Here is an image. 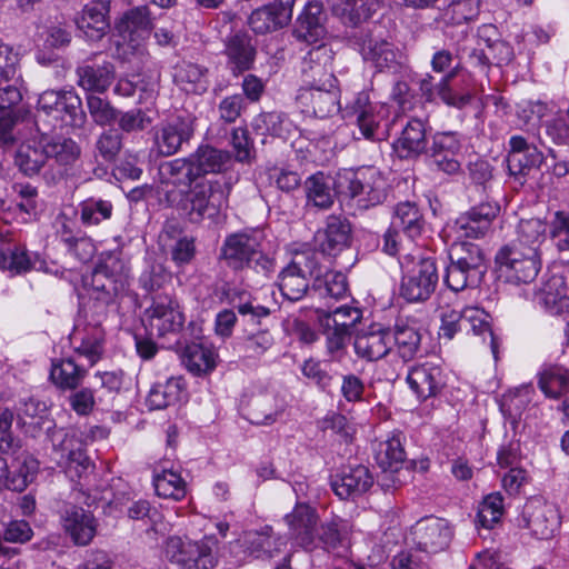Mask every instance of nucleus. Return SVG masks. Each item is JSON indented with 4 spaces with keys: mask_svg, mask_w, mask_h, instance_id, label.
<instances>
[{
    "mask_svg": "<svg viewBox=\"0 0 569 569\" xmlns=\"http://www.w3.org/2000/svg\"><path fill=\"white\" fill-rule=\"evenodd\" d=\"M38 111L64 126L81 127L86 114L74 90H47L38 99Z\"/></svg>",
    "mask_w": 569,
    "mask_h": 569,
    "instance_id": "11",
    "label": "nucleus"
},
{
    "mask_svg": "<svg viewBox=\"0 0 569 569\" xmlns=\"http://www.w3.org/2000/svg\"><path fill=\"white\" fill-rule=\"evenodd\" d=\"M420 335L415 327L398 323L392 333V345L398 348L399 356L403 360H410L419 350Z\"/></svg>",
    "mask_w": 569,
    "mask_h": 569,
    "instance_id": "61",
    "label": "nucleus"
},
{
    "mask_svg": "<svg viewBox=\"0 0 569 569\" xmlns=\"http://www.w3.org/2000/svg\"><path fill=\"white\" fill-rule=\"evenodd\" d=\"M333 57L335 51L327 42L320 43L307 53L301 63L305 87L317 84L336 86L337 79L332 71Z\"/></svg>",
    "mask_w": 569,
    "mask_h": 569,
    "instance_id": "18",
    "label": "nucleus"
},
{
    "mask_svg": "<svg viewBox=\"0 0 569 569\" xmlns=\"http://www.w3.org/2000/svg\"><path fill=\"white\" fill-rule=\"evenodd\" d=\"M450 260L467 268V263H475V269L480 272L481 276L486 273L485 257L480 248L472 243L463 242L462 240L452 239Z\"/></svg>",
    "mask_w": 569,
    "mask_h": 569,
    "instance_id": "60",
    "label": "nucleus"
},
{
    "mask_svg": "<svg viewBox=\"0 0 569 569\" xmlns=\"http://www.w3.org/2000/svg\"><path fill=\"white\" fill-rule=\"evenodd\" d=\"M326 22L327 14L322 4L318 1H309L295 21L292 36L308 44L322 43L328 37Z\"/></svg>",
    "mask_w": 569,
    "mask_h": 569,
    "instance_id": "20",
    "label": "nucleus"
},
{
    "mask_svg": "<svg viewBox=\"0 0 569 569\" xmlns=\"http://www.w3.org/2000/svg\"><path fill=\"white\" fill-rule=\"evenodd\" d=\"M438 312L441 321L439 328L440 338L451 340L457 332L463 330L462 309L458 305H440Z\"/></svg>",
    "mask_w": 569,
    "mask_h": 569,
    "instance_id": "64",
    "label": "nucleus"
},
{
    "mask_svg": "<svg viewBox=\"0 0 569 569\" xmlns=\"http://www.w3.org/2000/svg\"><path fill=\"white\" fill-rule=\"evenodd\" d=\"M298 102L309 112L319 118L330 117L341 110L339 101V90L335 87L323 84L307 86L299 90Z\"/></svg>",
    "mask_w": 569,
    "mask_h": 569,
    "instance_id": "22",
    "label": "nucleus"
},
{
    "mask_svg": "<svg viewBox=\"0 0 569 569\" xmlns=\"http://www.w3.org/2000/svg\"><path fill=\"white\" fill-rule=\"evenodd\" d=\"M315 240L322 254L336 257L349 246L350 226L338 217H330Z\"/></svg>",
    "mask_w": 569,
    "mask_h": 569,
    "instance_id": "31",
    "label": "nucleus"
},
{
    "mask_svg": "<svg viewBox=\"0 0 569 569\" xmlns=\"http://www.w3.org/2000/svg\"><path fill=\"white\" fill-rule=\"evenodd\" d=\"M143 321L151 336L179 332L186 321L179 301L171 296H157L144 311Z\"/></svg>",
    "mask_w": 569,
    "mask_h": 569,
    "instance_id": "14",
    "label": "nucleus"
},
{
    "mask_svg": "<svg viewBox=\"0 0 569 569\" xmlns=\"http://www.w3.org/2000/svg\"><path fill=\"white\" fill-rule=\"evenodd\" d=\"M352 525L345 519L335 518L321 525L318 538L326 550L347 548L350 543Z\"/></svg>",
    "mask_w": 569,
    "mask_h": 569,
    "instance_id": "47",
    "label": "nucleus"
},
{
    "mask_svg": "<svg viewBox=\"0 0 569 569\" xmlns=\"http://www.w3.org/2000/svg\"><path fill=\"white\" fill-rule=\"evenodd\" d=\"M375 459L383 471H397L405 461V450L398 436L379 442Z\"/></svg>",
    "mask_w": 569,
    "mask_h": 569,
    "instance_id": "54",
    "label": "nucleus"
},
{
    "mask_svg": "<svg viewBox=\"0 0 569 569\" xmlns=\"http://www.w3.org/2000/svg\"><path fill=\"white\" fill-rule=\"evenodd\" d=\"M356 355L367 361L386 357L392 348V332L380 326H371L359 332L353 342Z\"/></svg>",
    "mask_w": 569,
    "mask_h": 569,
    "instance_id": "25",
    "label": "nucleus"
},
{
    "mask_svg": "<svg viewBox=\"0 0 569 569\" xmlns=\"http://www.w3.org/2000/svg\"><path fill=\"white\" fill-rule=\"evenodd\" d=\"M0 270L10 276L46 270V261L38 253H30L24 247L7 241L0 244Z\"/></svg>",
    "mask_w": 569,
    "mask_h": 569,
    "instance_id": "24",
    "label": "nucleus"
},
{
    "mask_svg": "<svg viewBox=\"0 0 569 569\" xmlns=\"http://www.w3.org/2000/svg\"><path fill=\"white\" fill-rule=\"evenodd\" d=\"M317 266V252L312 250L296 252L279 277V289L282 296L290 301L300 300L308 290V277L313 278Z\"/></svg>",
    "mask_w": 569,
    "mask_h": 569,
    "instance_id": "13",
    "label": "nucleus"
},
{
    "mask_svg": "<svg viewBox=\"0 0 569 569\" xmlns=\"http://www.w3.org/2000/svg\"><path fill=\"white\" fill-rule=\"evenodd\" d=\"M332 12L345 24L356 27L378 9L379 0H330Z\"/></svg>",
    "mask_w": 569,
    "mask_h": 569,
    "instance_id": "43",
    "label": "nucleus"
},
{
    "mask_svg": "<svg viewBox=\"0 0 569 569\" xmlns=\"http://www.w3.org/2000/svg\"><path fill=\"white\" fill-rule=\"evenodd\" d=\"M478 49L470 57H478L480 62L489 60L497 64L509 63L513 58V49L509 43L499 39L497 28L492 24H483L478 30Z\"/></svg>",
    "mask_w": 569,
    "mask_h": 569,
    "instance_id": "27",
    "label": "nucleus"
},
{
    "mask_svg": "<svg viewBox=\"0 0 569 569\" xmlns=\"http://www.w3.org/2000/svg\"><path fill=\"white\" fill-rule=\"evenodd\" d=\"M187 396L186 382L182 377H171L164 382L154 383L147 397V406L151 410H161L173 406Z\"/></svg>",
    "mask_w": 569,
    "mask_h": 569,
    "instance_id": "34",
    "label": "nucleus"
},
{
    "mask_svg": "<svg viewBox=\"0 0 569 569\" xmlns=\"http://www.w3.org/2000/svg\"><path fill=\"white\" fill-rule=\"evenodd\" d=\"M307 202L320 208L328 209L333 203L331 179L322 172H317L305 182Z\"/></svg>",
    "mask_w": 569,
    "mask_h": 569,
    "instance_id": "53",
    "label": "nucleus"
},
{
    "mask_svg": "<svg viewBox=\"0 0 569 569\" xmlns=\"http://www.w3.org/2000/svg\"><path fill=\"white\" fill-rule=\"evenodd\" d=\"M271 533L270 527H264L261 531L244 532L233 546V549L243 548V556L240 560L244 561L249 557H273L274 552H278L280 547L284 545V541L281 538L273 539Z\"/></svg>",
    "mask_w": 569,
    "mask_h": 569,
    "instance_id": "29",
    "label": "nucleus"
},
{
    "mask_svg": "<svg viewBox=\"0 0 569 569\" xmlns=\"http://www.w3.org/2000/svg\"><path fill=\"white\" fill-rule=\"evenodd\" d=\"M112 210V203L102 199L89 198L79 204L80 220L86 227L97 226L110 219Z\"/></svg>",
    "mask_w": 569,
    "mask_h": 569,
    "instance_id": "59",
    "label": "nucleus"
},
{
    "mask_svg": "<svg viewBox=\"0 0 569 569\" xmlns=\"http://www.w3.org/2000/svg\"><path fill=\"white\" fill-rule=\"evenodd\" d=\"M496 264L501 278L513 284L529 283L536 279L541 268L539 252L519 243L502 246L496 253Z\"/></svg>",
    "mask_w": 569,
    "mask_h": 569,
    "instance_id": "9",
    "label": "nucleus"
},
{
    "mask_svg": "<svg viewBox=\"0 0 569 569\" xmlns=\"http://www.w3.org/2000/svg\"><path fill=\"white\" fill-rule=\"evenodd\" d=\"M17 419L23 426L47 430L52 443L51 458L70 479H80L92 467L86 453L82 433L77 430L57 429L48 418V410L43 402L32 398L20 402Z\"/></svg>",
    "mask_w": 569,
    "mask_h": 569,
    "instance_id": "1",
    "label": "nucleus"
},
{
    "mask_svg": "<svg viewBox=\"0 0 569 569\" xmlns=\"http://www.w3.org/2000/svg\"><path fill=\"white\" fill-rule=\"evenodd\" d=\"M214 545V541L208 538L193 540L187 560V569H213L218 562Z\"/></svg>",
    "mask_w": 569,
    "mask_h": 569,
    "instance_id": "58",
    "label": "nucleus"
},
{
    "mask_svg": "<svg viewBox=\"0 0 569 569\" xmlns=\"http://www.w3.org/2000/svg\"><path fill=\"white\" fill-rule=\"evenodd\" d=\"M216 351L201 343L188 345L182 353V363L196 376L211 372L216 367Z\"/></svg>",
    "mask_w": 569,
    "mask_h": 569,
    "instance_id": "48",
    "label": "nucleus"
},
{
    "mask_svg": "<svg viewBox=\"0 0 569 569\" xmlns=\"http://www.w3.org/2000/svg\"><path fill=\"white\" fill-rule=\"evenodd\" d=\"M452 538V530L447 520L437 517L420 519L411 528L409 540L417 549L426 553L445 550Z\"/></svg>",
    "mask_w": 569,
    "mask_h": 569,
    "instance_id": "17",
    "label": "nucleus"
},
{
    "mask_svg": "<svg viewBox=\"0 0 569 569\" xmlns=\"http://www.w3.org/2000/svg\"><path fill=\"white\" fill-rule=\"evenodd\" d=\"M191 124L181 119L161 124L154 137L157 150L162 156L176 153L192 136Z\"/></svg>",
    "mask_w": 569,
    "mask_h": 569,
    "instance_id": "33",
    "label": "nucleus"
},
{
    "mask_svg": "<svg viewBox=\"0 0 569 569\" xmlns=\"http://www.w3.org/2000/svg\"><path fill=\"white\" fill-rule=\"evenodd\" d=\"M229 191V186L218 179L197 181L177 202V207L191 222L214 220L227 207Z\"/></svg>",
    "mask_w": 569,
    "mask_h": 569,
    "instance_id": "5",
    "label": "nucleus"
},
{
    "mask_svg": "<svg viewBox=\"0 0 569 569\" xmlns=\"http://www.w3.org/2000/svg\"><path fill=\"white\" fill-rule=\"evenodd\" d=\"M467 268L461 266V262L450 260V264L446 269L445 282L452 292L461 291L466 288L477 287L482 277L475 263H467Z\"/></svg>",
    "mask_w": 569,
    "mask_h": 569,
    "instance_id": "52",
    "label": "nucleus"
},
{
    "mask_svg": "<svg viewBox=\"0 0 569 569\" xmlns=\"http://www.w3.org/2000/svg\"><path fill=\"white\" fill-rule=\"evenodd\" d=\"M535 396L536 391L531 385H522L510 389L499 400L500 411L516 427Z\"/></svg>",
    "mask_w": 569,
    "mask_h": 569,
    "instance_id": "40",
    "label": "nucleus"
},
{
    "mask_svg": "<svg viewBox=\"0 0 569 569\" xmlns=\"http://www.w3.org/2000/svg\"><path fill=\"white\" fill-rule=\"evenodd\" d=\"M426 129L419 119L408 121L400 137L393 142V150L399 158L417 157L426 150Z\"/></svg>",
    "mask_w": 569,
    "mask_h": 569,
    "instance_id": "39",
    "label": "nucleus"
},
{
    "mask_svg": "<svg viewBox=\"0 0 569 569\" xmlns=\"http://www.w3.org/2000/svg\"><path fill=\"white\" fill-rule=\"evenodd\" d=\"M463 330L471 331L475 336H481L483 341L489 338L491 352L497 359L498 342L490 326V316L483 309L476 306L462 308Z\"/></svg>",
    "mask_w": 569,
    "mask_h": 569,
    "instance_id": "45",
    "label": "nucleus"
},
{
    "mask_svg": "<svg viewBox=\"0 0 569 569\" xmlns=\"http://www.w3.org/2000/svg\"><path fill=\"white\" fill-rule=\"evenodd\" d=\"M499 210L497 203H481L461 214L453 223L448 224L445 231L455 240L482 238L490 230Z\"/></svg>",
    "mask_w": 569,
    "mask_h": 569,
    "instance_id": "16",
    "label": "nucleus"
},
{
    "mask_svg": "<svg viewBox=\"0 0 569 569\" xmlns=\"http://www.w3.org/2000/svg\"><path fill=\"white\" fill-rule=\"evenodd\" d=\"M541 392L550 399H559L569 392V369L558 363H545L537 372Z\"/></svg>",
    "mask_w": 569,
    "mask_h": 569,
    "instance_id": "36",
    "label": "nucleus"
},
{
    "mask_svg": "<svg viewBox=\"0 0 569 569\" xmlns=\"http://www.w3.org/2000/svg\"><path fill=\"white\" fill-rule=\"evenodd\" d=\"M21 100L18 88L7 86L0 89V139L4 142L11 139L10 130L14 123L12 107Z\"/></svg>",
    "mask_w": 569,
    "mask_h": 569,
    "instance_id": "57",
    "label": "nucleus"
},
{
    "mask_svg": "<svg viewBox=\"0 0 569 569\" xmlns=\"http://www.w3.org/2000/svg\"><path fill=\"white\" fill-rule=\"evenodd\" d=\"M130 267L121 251L102 252L91 274L90 296L106 306L134 305L136 296L130 289Z\"/></svg>",
    "mask_w": 569,
    "mask_h": 569,
    "instance_id": "2",
    "label": "nucleus"
},
{
    "mask_svg": "<svg viewBox=\"0 0 569 569\" xmlns=\"http://www.w3.org/2000/svg\"><path fill=\"white\" fill-rule=\"evenodd\" d=\"M296 0H273L251 12L248 24L259 34L277 31L288 26L292 19Z\"/></svg>",
    "mask_w": 569,
    "mask_h": 569,
    "instance_id": "21",
    "label": "nucleus"
},
{
    "mask_svg": "<svg viewBox=\"0 0 569 569\" xmlns=\"http://www.w3.org/2000/svg\"><path fill=\"white\" fill-rule=\"evenodd\" d=\"M363 59L371 62L379 70L396 71L402 54L393 44L379 34L370 33L358 42Z\"/></svg>",
    "mask_w": 569,
    "mask_h": 569,
    "instance_id": "23",
    "label": "nucleus"
},
{
    "mask_svg": "<svg viewBox=\"0 0 569 569\" xmlns=\"http://www.w3.org/2000/svg\"><path fill=\"white\" fill-rule=\"evenodd\" d=\"M152 482L156 493L163 499L179 501L186 497L187 483L174 468L159 465L153 470Z\"/></svg>",
    "mask_w": 569,
    "mask_h": 569,
    "instance_id": "42",
    "label": "nucleus"
},
{
    "mask_svg": "<svg viewBox=\"0 0 569 569\" xmlns=\"http://www.w3.org/2000/svg\"><path fill=\"white\" fill-rule=\"evenodd\" d=\"M284 520L299 543L305 548L313 545V528L318 516L313 508L306 503H297L293 511Z\"/></svg>",
    "mask_w": 569,
    "mask_h": 569,
    "instance_id": "38",
    "label": "nucleus"
},
{
    "mask_svg": "<svg viewBox=\"0 0 569 569\" xmlns=\"http://www.w3.org/2000/svg\"><path fill=\"white\" fill-rule=\"evenodd\" d=\"M128 516L133 520H144L146 525L149 526L148 531L163 533L168 529L162 521V515L156 508H152L147 500L134 501L128 509Z\"/></svg>",
    "mask_w": 569,
    "mask_h": 569,
    "instance_id": "63",
    "label": "nucleus"
},
{
    "mask_svg": "<svg viewBox=\"0 0 569 569\" xmlns=\"http://www.w3.org/2000/svg\"><path fill=\"white\" fill-rule=\"evenodd\" d=\"M231 164L229 152L211 147H201L189 159H176L167 164L172 176H184L192 182L198 176L218 173ZM179 180V178H177Z\"/></svg>",
    "mask_w": 569,
    "mask_h": 569,
    "instance_id": "12",
    "label": "nucleus"
},
{
    "mask_svg": "<svg viewBox=\"0 0 569 569\" xmlns=\"http://www.w3.org/2000/svg\"><path fill=\"white\" fill-rule=\"evenodd\" d=\"M402 278L400 296L408 302H423L433 293L438 283V270L431 257L421 258L407 253L400 260Z\"/></svg>",
    "mask_w": 569,
    "mask_h": 569,
    "instance_id": "8",
    "label": "nucleus"
},
{
    "mask_svg": "<svg viewBox=\"0 0 569 569\" xmlns=\"http://www.w3.org/2000/svg\"><path fill=\"white\" fill-rule=\"evenodd\" d=\"M77 26L89 41L100 40L109 27L106 14L98 4L86 6Z\"/></svg>",
    "mask_w": 569,
    "mask_h": 569,
    "instance_id": "50",
    "label": "nucleus"
},
{
    "mask_svg": "<svg viewBox=\"0 0 569 569\" xmlns=\"http://www.w3.org/2000/svg\"><path fill=\"white\" fill-rule=\"evenodd\" d=\"M537 303L551 316L569 313V290L561 276H551L536 293Z\"/></svg>",
    "mask_w": 569,
    "mask_h": 569,
    "instance_id": "30",
    "label": "nucleus"
},
{
    "mask_svg": "<svg viewBox=\"0 0 569 569\" xmlns=\"http://www.w3.org/2000/svg\"><path fill=\"white\" fill-rule=\"evenodd\" d=\"M173 80L187 93L201 94L207 91L209 86L207 70L188 61L176 64Z\"/></svg>",
    "mask_w": 569,
    "mask_h": 569,
    "instance_id": "44",
    "label": "nucleus"
},
{
    "mask_svg": "<svg viewBox=\"0 0 569 569\" xmlns=\"http://www.w3.org/2000/svg\"><path fill=\"white\" fill-rule=\"evenodd\" d=\"M39 470V462L33 457H20L11 466L8 475H4L6 485L14 491L24 490L31 483Z\"/></svg>",
    "mask_w": 569,
    "mask_h": 569,
    "instance_id": "51",
    "label": "nucleus"
},
{
    "mask_svg": "<svg viewBox=\"0 0 569 569\" xmlns=\"http://www.w3.org/2000/svg\"><path fill=\"white\" fill-rule=\"evenodd\" d=\"M321 328H332L351 333V329L360 321L362 315L357 308L341 306L333 311L317 309Z\"/></svg>",
    "mask_w": 569,
    "mask_h": 569,
    "instance_id": "49",
    "label": "nucleus"
},
{
    "mask_svg": "<svg viewBox=\"0 0 569 569\" xmlns=\"http://www.w3.org/2000/svg\"><path fill=\"white\" fill-rule=\"evenodd\" d=\"M61 525L71 540L79 546L91 542L97 532L94 517L87 510L77 506H68L61 513Z\"/></svg>",
    "mask_w": 569,
    "mask_h": 569,
    "instance_id": "28",
    "label": "nucleus"
},
{
    "mask_svg": "<svg viewBox=\"0 0 569 569\" xmlns=\"http://www.w3.org/2000/svg\"><path fill=\"white\" fill-rule=\"evenodd\" d=\"M154 20L156 16L148 6L130 8L117 19L114 46L118 59L126 62L143 59Z\"/></svg>",
    "mask_w": 569,
    "mask_h": 569,
    "instance_id": "4",
    "label": "nucleus"
},
{
    "mask_svg": "<svg viewBox=\"0 0 569 569\" xmlns=\"http://www.w3.org/2000/svg\"><path fill=\"white\" fill-rule=\"evenodd\" d=\"M83 377L84 370L70 358L52 362L50 379L59 388L73 389L80 385Z\"/></svg>",
    "mask_w": 569,
    "mask_h": 569,
    "instance_id": "55",
    "label": "nucleus"
},
{
    "mask_svg": "<svg viewBox=\"0 0 569 569\" xmlns=\"http://www.w3.org/2000/svg\"><path fill=\"white\" fill-rule=\"evenodd\" d=\"M78 84L86 91L104 92L114 80V67L109 61L84 63L77 68Z\"/></svg>",
    "mask_w": 569,
    "mask_h": 569,
    "instance_id": "37",
    "label": "nucleus"
},
{
    "mask_svg": "<svg viewBox=\"0 0 569 569\" xmlns=\"http://www.w3.org/2000/svg\"><path fill=\"white\" fill-rule=\"evenodd\" d=\"M80 156L78 144L71 139H52L48 136L32 137L17 149L14 162L27 176L38 173L48 164L58 171L71 166Z\"/></svg>",
    "mask_w": 569,
    "mask_h": 569,
    "instance_id": "3",
    "label": "nucleus"
},
{
    "mask_svg": "<svg viewBox=\"0 0 569 569\" xmlns=\"http://www.w3.org/2000/svg\"><path fill=\"white\" fill-rule=\"evenodd\" d=\"M312 295L323 300H340L348 295V282L345 273L340 271L326 270L322 273V267L318 261L316 273L313 274Z\"/></svg>",
    "mask_w": 569,
    "mask_h": 569,
    "instance_id": "35",
    "label": "nucleus"
},
{
    "mask_svg": "<svg viewBox=\"0 0 569 569\" xmlns=\"http://www.w3.org/2000/svg\"><path fill=\"white\" fill-rule=\"evenodd\" d=\"M422 216L418 207L410 201L397 204L391 219L393 230H401L409 240L418 237L422 230Z\"/></svg>",
    "mask_w": 569,
    "mask_h": 569,
    "instance_id": "46",
    "label": "nucleus"
},
{
    "mask_svg": "<svg viewBox=\"0 0 569 569\" xmlns=\"http://www.w3.org/2000/svg\"><path fill=\"white\" fill-rule=\"evenodd\" d=\"M373 483V479L365 466H357L343 470L341 475L332 478L331 487L340 499H348L366 492Z\"/></svg>",
    "mask_w": 569,
    "mask_h": 569,
    "instance_id": "32",
    "label": "nucleus"
},
{
    "mask_svg": "<svg viewBox=\"0 0 569 569\" xmlns=\"http://www.w3.org/2000/svg\"><path fill=\"white\" fill-rule=\"evenodd\" d=\"M226 54L229 68L237 74L252 67L256 49L248 34L236 33L229 38L226 44Z\"/></svg>",
    "mask_w": 569,
    "mask_h": 569,
    "instance_id": "41",
    "label": "nucleus"
},
{
    "mask_svg": "<svg viewBox=\"0 0 569 569\" xmlns=\"http://www.w3.org/2000/svg\"><path fill=\"white\" fill-rule=\"evenodd\" d=\"M345 117L356 116L357 126L363 138L381 139L386 134L390 108L383 102H370L368 92H359L345 108Z\"/></svg>",
    "mask_w": 569,
    "mask_h": 569,
    "instance_id": "10",
    "label": "nucleus"
},
{
    "mask_svg": "<svg viewBox=\"0 0 569 569\" xmlns=\"http://www.w3.org/2000/svg\"><path fill=\"white\" fill-rule=\"evenodd\" d=\"M520 523L529 529L531 536L548 540L560 530L561 515L555 503L532 498L523 506Z\"/></svg>",
    "mask_w": 569,
    "mask_h": 569,
    "instance_id": "15",
    "label": "nucleus"
},
{
    "mask_svg": "<svg viewBox=\"0 0 569 569\" xmlns=\"http://www.w3.org/2000/svg\"><path fill=\"white\" fill-rule=\"evenodd\" d=\"M262 234L259 231L237 232L228 236L221 248V257L233 269L250 267L268 277L274 271V261L261 251Z\"/></svg>",
    "mask_w": 569,
    "mask_h": 569,
    "instance_id": "6",
    "label": "nucleus"
},
{
    "mask_svg": "<svg viewBox=\"0 0 569 569\" xmlns=\"http://www.w3.org/2000/svg\"><path fill=\"white\" fill-rule=\"evenodd\" d=\"M462 140L456 132H439L432 140L431 157L435 164L448 174L458 173L461 170L460 154Z\"/></svg>",
    "mask_w": 569,
    "mask_h": 569,
    "instance_id": "26",
    "label": "nucleus"
},
{
    "mask_svg": "<svg viewBox=\"0 0 569 569\" xmlns=\"http://www.w3.org/2000/svg\"><path fill=\"white\" fill-rule=\"evenodd\" d=\"M383 187V179L375 168L346 169L335 180L336 192L361 209L380 203L385 197Z\"/></svg>",
    "mask_w": 569,
    "mask_h": 569,
    "instance_id": "7",
    "label": "nucleus"
},
{
    "mask_svg": "<svg viewBox=\"0 0 569 569\" xmlns=\"http://www.w3.org/2000/svg\"><path fill=\"white\" fill-rule=\"evenodd\" d=\"M406 382L419 400L436 397L446 385L442 368L429 360L410 366Z\"/></svg>",
    "mask_w": 569,
    "mask_h": 569,
    "instance_id": "19",
    "label": "nucleus"
},
{
    "mask_svg": "<svg viewBox=\"0 0 569 569\" xmlns=\"http://www.w3.org/2000/svg\"><path fill=\"white\" fill-rule=\"evenodd\" d=\"M74 352L84 358L90 366L97 363L103 352V332L94 327L91 331L80 337V343L74 346Z\"/></svg>",
    "mask_w": 569,
    "mask_h": 569,
    "instance_id": "62",
    "label": "nucleus"
},
{
    "mask_svg": "<svg viewBox=\"0 0 569 569\" xmlns=\"http://www.w3.org/2000/svg\"><path fill=\"white\" fill-rule=\"evenodd\" d=\"M547 224L538 218L521 220L517 228V238L510 243H519L520 247H531L536 252L546 239Z\"/></svg>",
    "mask_w": 569,
    "mask_h": 569,
    "instance_id": "56",
    "label": "nucleus"
}]
</instances>
